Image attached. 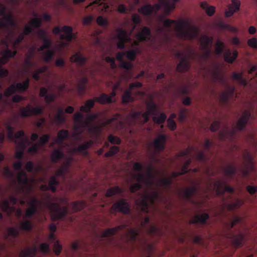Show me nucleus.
Segmentation results:
<instances>
[{"mask_svg":"<svg viewBox=\"0 0 257 257\" xmlns=\"http://www.w3.org/2000/svg\"><path fill=\"white\" fill-rule=\"evenodd\" d=\"M173 24L175 25L177 36L181 39L193 40L199 35V29L196 26L191 25L188 21L182 20L177 22L176 20L166 19L163 22L164 26L167 28H171Z\"/></svg>","mask_w":257,"mask_h":257,"instance_id":"nucleus-1","label":"nucleus"},{"mask_svg":"<svg viewBox=\"0 0 257 257\" xmlns=\"http://www.w3.org/2000/svg\"><path fill=\"white\" fill-rule=\"evenodd\" d=\"M242 222L241 217L235 216L231 221L225 222L223 223V235L226 238L230 239L235 247L241 246L244 239V235L240 231L235 234L232 231V229L238 223Z\"/></svg>","mask_w":257,"mask_h":257,"instance_id":"nucleus-2","label":"nucleus"},{"mask_svg":"<svg viewBox=\"0 0 257 257\" xmlns=\"http://www.w3.org/2000/svg\"><path fill=\"white\" fill-rule=\"evenodd\" d=\"M22 165L23 162L21 160H18L13 164L14 170L20 171L17 177L18 182L20 185L18 188V190L23 193L25 192H29L31 191L32 187L27 173L25 171L22 170Z\"/></svg>","mask_w":257,"mask_h":257,"instance_id":"nucleus-3","label":"nucleus"},{"mask_svg":"<svg viewBox=\"0 0 257 257\" xmlns=\"http://www.w3.org/2000/svg\"><path fill=\"white\" fill-rule=\"evenodd\" d=\"M154 168L152 167H148L146 174L142 173H138L133 175V178L137 182H142L146 186L152 187L154 185L153 179L154 175L153 173Z\"/></svg>","mask_w":257,"mask_h":257,"instance_id":"nucleus-4","label":"nucleus"},{"mask_svg":"<svg viewBox=\"0 0 257 257\" xmlns=\"http://www.w3.org/2000/svg\"><path fill=\"white\" fill-rule=\"evenodd\" d=\"M48 207L51 213L52 219L54 221L63 219L68 213V208L66 206L61 207L57 203H50Z\"/></svg>","mask_w":257,"mask_h":257,"instance_id":"nucleus-5","label":"nucleus"},{"mask_svg":"<svg viewBox=\"0 0 257 257\" xmlns=\"http://www.w3.org/2000/svg\"><path fill=\"white\" fill-rule=\"evenodd\" d=\"M116 31L118 33L117 38L118 39L117 47L119 49H123L125 48V44L131 41L130 36L132 31L128 33L125 30L121 28L117 29Z\"/></svg>","mask_w":257,"mask_h":257,"instance_id":"nucleus-6","label":"nucleus"},{"mask_svg":"<svg viewBox=\"0 0 257 257\" xmlns=\"http://www.w3.org/2000/svg\"><path fill=\"white\" fill-rule=\"evenodd\" d=\"M201 49L204 51L203 57L207 58L210 55V47L213 44V38L207 35H202L200 38Z\"/></svg>","mask_w":257,"mask_h":257,"instance_id":"nucleus-7","label":"nucleus"},{"mask_svg":"<svg viewBox=\"0 0 257 257\" xmlns=\"http://www.w3.org/2000/svg\"><path fill=\"white\" fill-rule=\"evenodd\" d=\"M176 56L180 59V62L177 65V71L181 73L188 71L190 68V64L187 57L180 52H177Z\"/></svg>","mask_w":257,"mask_h":257,"instance_id":"nucleus-8","label":"nucleus"},{"mask_svg":"<svg viewBox=\"0 0 257 257\" xmlns=\"http://www.w3.org/2000/svg\"><path fill=\"white\" fill-rule=\"evenodd\" d=\"M161 192L154 189L149 193L145 195L141 201L142 205L144 207H147L148 204H153L155 201L160 199Z\"/></svg>","mask_w":257,"mask_h":257,"instance_id":"nucleus-9","label":"nucleus"},{"mask_svg":"<svg viewBox=\"0 0 257 257\" xmlns=\"http://www.w3.org/2000/svg\"><path fill=\"white\" fill-rule=\"evenodd\" d=\"M43 108L41 106L33 108L30 104L26 107L22 108L20 110V114L22 117H29L34 115L42 114Z\"/></svg>","mask_w":257,"mask_h":257,"instance_id":"nucleus-10","label":"nucleus"},{"mask_svg":"<svg viewBox=\"0 0 257 257\" xmlns=\"http://www.w3.org/2000/svg\"><path fill=\"white\" fill-rule=\"evenodd\" d=\"M251 117V112L250 110H245L244 111L238 119L236 126V128L239 131H243L245 129L246 125L249 122V119Z\"/></svg>","mask_w":257,"mask_h":257,"instance_id":"nucleus-11","label":"nucleus"},{"mask_svg":"<svg viewBox=\"0 0 257 257\" xmlns=\"http://www.w3.org/2000/svg\"><path fill=\"white\" fill-rule=\"evenodd\" d=\"M111 210L120 212L124 214H127L130 213V206L124 199H122L115 203L112 205Z\"/></svg>","mask_w":257,"mask_h":257,"instance_id":"nucleus-12","label":"nucleus"},{"mask_svg":"<svg viewBox=\"0 0 257 257\" xmlns=\"http://www.w3.org/2000/svg\"><path fill=\"white\" fill-rule=\"evenodd\" d=\"M84 115L80 112H77L74 115V121L75 123L74 130L78 136L80 135L84 131Z\"/></svg>","mask_w":257,"mask_h":257,"instance_id":"nucleus-13","label":"nucleus"},{"mask_svg":"<svg viewBox=\"0 0 257 257\" xmlns=\"http://www.w3.org/2000/svg\"><path fill=\"white\" fill-rule=\"evenodd\" d=\"M214 186L217 189V192L219 195H223L225 192L230 193L234 192V189L231 186H227L226 182L222 180H217L214 183Z\"/></svg>","mask_w":257,"mask_h":257,"instance_id":"nucleus-14","label":"nucleus"},{"mask_svg":"<svg viewBox=\"0 0 257 257\" xmlns=\"http://www.w3.org/2000/svg\"><path fill=\"white\" fill-rule=\"evenodd\" d=\"M167 141L166 136L164 134H161L154 140L153 143L154 148L157 153H160L165 148Z\"/></svg>","mask_w":257,"mask_h":257,"instance_id":"nucleus-15","label":"nucleus"},{"mask_svg":"<svg viewBox=\"0 0 257 257\" xmlns=\"http://www.w3.org/2000/svg\"><path fill=\"white\" fill-rule=\"evenodd\" d=\"M16 26L17 23L13 15H8L6 16V19L0 20V29L5 28L9 30L11 28L15 27Z\"/></svg>","mask_w":257,"mask_h":257,"instance_id":"nucleus-16","label":"nucleus"},{"mask_svg":"<svg viewBox=\"0 0 257 257\" xmlns=\"http://www.w3.org/2000/svg\"><path fill=\"white\" fill-rule=\"evenodd\" d=\"M151 36V31L150 28L144 27L141 32L137 34L136 38L140 42L148 41L150 40Z\"/></svg>","mask_w":257,"mask_h":257,"instance_id":"nucleus-17","label":"nucleus"},{"mask_svg":"<svg viewBox=\"0 0 257 257\" xmlns=\"http://www.w3.org/2000/svg\"><path fill=\"white\" fill-rule=\"evenodd\" d=\"M97 115L95 113L90 114L87 115L85 120H84V128L86 127L89 128V131L90 132H97L98 131V128L96 126H92V124L93 121L96 119Z\"/></svg>","mask_w":257,"mask_h":257,"instance_id":"nucleus-18","label":"nucleus"},{"mask_svg":"<svg viewBox=\"0 0 257 257\" xmlns=\"http://www.w3.org/2000/svg\"><path fill=\"white\" fill-rule=\"evenodd\" d=\"M234 91V87L228 86L227 89L220 95V102L224 104H226L229 99L233 96Z\"/></svg>","mask_w":257,"mask_h":257,"instance_id":"nucleus-19","label":"nucleus"},{"mask_svg":"<svg viewBox=\"0 0 257 257\" xmlns=\"http://www.w3.org/2000/svg\"><path fill=\"white\" fill-rule=\"evenodd\" d=\"M116 94V91L112 90L109 96L105 93H102L99 97H96L95 100L102 104L111 103L114 102V101L112 100V98L114 97Z\"/></svg>","mask_w":257,"mask_h":257,"instance_id":"nucleus-20","label":"nucleus"},{"mask_svg":"<svg viewBox=\"0 0 257 257\" xmlns=\"http://www.w3.org/2000/svg\"><path fill=\"white\" fill-rule=\"evenodd\" d=\"M240 3L238 0H232V4L229 6L228 10L225 12L226 17H231L234 13L238 11L240 9Z\"/></svg>","mask_w":257,"mask_h":257,"instance_id":"nucleus-21","label":"nucleus"},{"mask_svg":"<svg viewBox=\"0 0 257 257\" xmlns=\"http://www.w3.org/2000/svg\"><path fill=\"white\" fill-rule=\"evenodd\" d=\"M38 251L36 246L27 247L23 249L20 253V257H35Z\"/></svg>","mask_w":257,"mask_h":257,"instance_id":"nucleus-22","label":"nucleus"},{"mask_svg":"<svg viewBox=\"0 0 257 257\" xmlns=\"http://www.w3.org/2000/svg\"><path fill=\"white\" fill-rule=\"evenodd\" d=\"M225 61L229 63L232 64L237 58L238 56V52L234 50L233 53L229 49L226 50L223 55Z\"/></svg>","mask_w":257,"mask_h":257,"instance_id":"nucleus-23","label":"nucleus"},{"mask_svg":"<svg viewBox=\"0 0 257 257\" xmlns=\"http://www.w3.org/2000/svg\"><path fill=\"white\" fill-rule=\"evenodd\" d=\"M125 227V225H120L113 228H108L104 230L101 234L102 237H107L111 236L116 233V232Z\"/></svg>","mask_w":257,"mask_h":257,"instance_id":"nucleus-24","label":"nucleus"},{"mask_svg":"<svg viewBox=\"0 0 257 257\" xmlns=\"http://www.w3.org/2000/svg\"><path fill=\"white\" fill-rule=\"evenodd\" d=\"M72 31L73 29L71 27L64 26L62 28V32H64L66 35L65 36L61 35V38L62 39H65L69 42L71 41L74 38Z\"/></svg>","mask_w":257,"mask_h":257,"instance_id":"nucleus-25","label":"nucleus"},{"mask_svg":"<svg viewBox=\"0 0 257 257\" xmlns=\"http://www.w3.org/2000/svg\"><path fill=\"white\" fill-rule=\"evenodd\" d=\"M209 218V215L207 213H203L201 215H197L191 221L190 223L192 224L200 223L204 225L206 224Z\"/></svg>","mask_w":257,"mask_h":257,"instance_id":"nucleus-26","label":"nucleus"},{"mask_svg":"<svg viewBox=\"0 0 257 257\" xmlns=\"http://www.w3.org/2000/svg\"><path fill=\"white\" fill-rule=\"evenodd\" d=\"M70 60L76 63L79 66H83L87 62V59L80 53H76L73 55Z\"/></svg>","mask_w":257,"mask_h":257,"instance_id":"nucleus-27","label":"nucleus"},{"mask_svg":"<svg viewBox=\"0 0 257 257\" xmlns=\"http://www.w3.org/2000/svg\"><path fill=\"white\" fill-rule=\"evenodd\" d=\"M198 189V187L195 186L184 190L183 193L184 198L187 200H191L192 196L196 193Z\"/></svg>","mask_w":257,"mask_h":257,"instance_id":"nucleus-28","label":"nucleus"},{"mask_svg":"<svg viewBox=\"0 0 257 257\" xmlns=\"http://www.w3.org/2000/svg\"><path fill=\"white\" fill-rule=\"evenodd\" d=\"M235 134V131L234 129L230 130L227 126H225L224 128L219 131L218 133V137L220 140H224L229 135L234 136Z\"/></svg>","mask_w":257,"mask_h":257,"instance_id":"nucleus-29","label":"nucleus"},{"mask_svg":"<svg viewBox=\"0 0 257 257\" xmlns=\"http://www.w3.org/2000/svg\"><path fill=\"white\" fill-rule=\"evenodd\" d=\"M64 157L63 151L60 149L55 150L51 155V159L53 163H57L58 161Z\"/></svg>","mask_w":257,"mask_h":257,"instance_id":"nucleus-30","label":"nucleus"},{"mask_svg":"<svg viewBox=\"0 0 257 257\" xmlns=\"http://www.w3.org/2000/svg\"><path fill=\"white\" fill-rule=\"evenodd\" d=\"M139 13L145 16L151 15L154 12V7L150 4H147L141 7L138 10Z\"/></svg>","mask_w":257,"mask_h":257,"instance_id":"nucleus-31","label":"nucleus"},{"mask_svg":"<svg viewBox=\"0 0 257 257\" xmlns=\"http://www.w3.org/2000/svg\"><path fill=\"white\" fill-rule=\"evenodd\" d=\"M243 204L242 200L237 199L233 203L225 204V208L229 211H232L239 208Z\"/></svg>","mask_w":257,"mask_h":257,"instance_id":"nucleus-32","label":"nucleus"},{"mask_svg":"<svg viewBox=\"0 0 257 257\" xmlns=\"http://www.w3.org/2000/svg\"><path fill=\"white\" fill-rule=\"evenodd\" d=\"M93 144V141L89 140L78 146L77 147V150H78L79 153H81L84 155H87L88 154L87 150L89 149Z\"/></svg>","mask_w":257,"mask_h":257,"instance_id":"nucleus-33","label":"nucleus"},{"mask_svg":"<svg viewBox=\"0 0 257 257\" xmlns=\"http://www.w3.org/2000/svg\"><path fill=\"white\" fill-rule=\"evenodd\" d=\"M232 79L237 80L238 82L243 86H246L247 85V82L245 79L243 77L242 73L233 72L232 74Z\"/></svg>","mask_w":257,"mask_h":257,"instance_id":"nucleus-34","label":"nucleus"},{"mask_svg":"<svg viewBox=\"0 0 257 257\" xmlns=\"http://www.w3.org/2000/svg\"><path fill=\"white\" fill-rule=\"evenodd\" d=\"M25 138V133L23 130L19 131L15 134V140H20L19 143L17 142V144L20 147H22L23 149H25L26 144L25 141L24 140Z\"/></svg>","mask_w":257,"mask_h":257,"instance_id":"nucleus-35","label":"nucleus"},{"mask_svg":"<svg viewBox=\"0 0 257 257\" xmlns=\"http://www.w3.org/2000/svg\"><path fill=\"white\" fill-rule=\"evenodd\" d=\"M30 80L27 78L23 83H18L15 85L16 91L18 90L21 92L26 91L29 87Z\"/></svg>","mask_w":257,"mask_h":257,"instance_id":"nucleus-36","label":"nucleus"},{"mask_svg":"<svg viewBox=\"0 0 257 257\" xmlns=\"http://www.w3.org/2000/svg\"><path fill=\"white\" fill-rule=\"evenodd\" d=\"M200 7L202 9L205 10L208 16H212L214 15L215 11V8L213 6H209L207 2H202L200 4Z\"/></svg>","mask_w":257,"mask_h":257,"instance_id":"nucleus-37","label":"nucleus"},{"mask_svg":"<svg viewBox=\"0 0 257 257\" xmlns=\"http://www.w3.org/2000/svg\"><path fill=\"white\" fill-rule=\"evenodd\" d=\"M159 1L164 7L167 15L169 14L175 8V4L174 3L168 2L167 0H159Z\"/></svg>","mask_w":257,"mask_h":257,"instance_id":"nucleus-38","label":"nucleus"},{"mask_svg":"<svg viewBox=\"0 0 257 257\" xmlns=\"http://www.w3.org/2000/svg\"><path fill=\"white\" fill-rule=\"evenodd\" d=\"M94 100L93 99H89L85 102L84 105H82L80 107L81 111L85 112H89L91 109L94 107Z\"/></svg>","mask_w":257,"mask_h":257,"instance_id":"nucleus-39","label":"nucleus"},{"mask_svg":"<svg viewBox=\"0 0 257 257\" xmlns=\"http://www.w3.org/2000/svg\"><path fill=\"white\" fill-rule=\"evenodd\" d=\"M133 100L132 90L130 89L125 90L122 96V103L124 104H127L129 102Z\"/></svg>","mask_w":257,"mask_h":257,"instance_id":"nucleus-40","label":"nucleus"},{"mask_svg":"<svg viewBox=\"0 0 257 257\" xmlns=\"http://www.w3.org/2000/svg\"><path fill=\"white\" fill-rule=\"evenodd\" d=\"M4 44L7 48L3 52L2 55L9 60V58H13L16 56L17 51L8 49V44L7 42H4Z\"/></svg>","mask_w":257,"mask_h":257,"instance_id":"nucleus-41","label":"nucleus"},{"mask_svg":"<svg viewBox=\"0 0 257 257\" xmlns=\"http://www.w3.org/2000/svg\"><path fill=\"white\" fill-rule=\"evenodd\" d=\"M85 206L86 203L84 201H78L72 203V208L75 212L82 210Z\"/></svg>","mask_w":257,"mask_h":257,"instance_id":"nucleus-42","label":"nucleus"},{"mask_svg":"<svg viewBox=\"0 0 257 257\" xmlns=\"http://www.w3.org/2000/svg\"><path fill=\"white\" fill-rule=\"evenodd\" d=\"M123 192V190L118 186H115L108 189L106 192L107 197H111L116 194H120Z\"/></svg>","mask_w":257,"mask_h":257,"instance_id":"nucleus-43","label":"nucleus"},{"mask_svg":"<svg viewBox=\"0 0 257 257\" xmlns=\"http://www.w3.org/2000/svg\"><path fill=\"white\" fill-rule=\"evenodd\" d=\"M20 228L24 231H30L33 228L32 223L29 220H26L20 223Z\"/></svg>","mask_w":257,"mask_h":257,"instance_id":"nucleus-44","label":"nucleus"},{"mask_svg":"<svg viewBox=\"0 0 257 257\" xmlns=\"http://www.w3.org/2000/svg\"><path fill=\"white\" fill-rule=\"evenodd\" d=\"M139 234V230L136 228H131L127 232V235L130 240L134 242L137 240Z\"/></svg>","mask_w":257,"mask_h":257,"instance_id":"nucleus-45","label":"nucleus"},{"mask_svg":"<svg viewBox=\"0 0 257 257\" xmlns=\"http://www.w3.org/2000/svg\"><path fill=\"white\" fill-rule=\"evenodd\" d=\"M55 51L53 49L47 50L44 53L43 60L46 62H49L54 57Z\"/></svg>","mask_w":257,"mask_h":257,"instance_id":"nucleus-46","label":"nucleus"},{"mask_svg":"<svg viewBox=\"0 0 257 257\" xmlns=\"http://www.w3.org/2000/svg\"><path fill=\"white\" fill-rule=\"evenodd\" d=\"M59 184V182L57 180V178L55 176H52L51 178V179L49 182L48 186L49 187L50 190H51L53 192H55L56 191V186L58 185Z\"/></svg>","mask_w":257,"mask_h":257,"instance_id":"nucleus-47","label":"nucleus"},{"mask_svg":"<svg viewBox=\"0 0 257 257\" xmlns=\"http://www.w3.org/2000/svg\"><path fill=\"white\" fill-rule=\"evenodd\" d=\"M224 174L229 177H233L236 173V168L231 165H229L224 169Z\"/></svg>","mask_w":257,"mask_h":257,"instance_id":"nucleus-48","label":"nucleus"},{"mask_svg":"<svg viewBox=\"0 0 257 257\" xmlns=\"http://www.w3.org/2000/svg\"><path fill=\"white\" fill-rule=\"evenodd\" d=\"M148 111L150 114L156 115L158 110V107L156 104L152 101L147 104Z\"/></svg>","mask_w":257,"mask_h":257,"instance_id":"nucleus-49","label":"nucleus"},{"mask_svg":"<svg viewBox=\"0 0 257 257\" xmlns=\"http://www.w3.org/2000/svg\"><path fill=\"white\" fill-rule=\"evenodd\" d=\"M172 183V179L170 178H166L161 179L160 181L159 184L165 189H167L170 188Z\"/></svg>","mask_w":257,"mask_h":257,"instance_id":"nucleus-50","label":"nucleus"},{"mask_svg":"<svg viewBox=\"0 0 257 257\" xmlns=\"http://www.w3.org/2000/svg\"><path fill=\"white\" fill-rule=\"evenodd\" d=\"M167 119V116L164 113H162L159 116L155 115L153 117V121L157 124H163Z\"/></svg>","mask_w":257,"mask_h":257,"instance_id":"nucleus-51","label":"nucleus"},{"mask_svg":"<svg viewBox=\"0 0 257 257\" xmlns=\"http://www.w3.org/2000/svg\"><path fill=\"white\" fill-rule=\"evenodd\" d=\"M148 233L151 235H159L161 233L160 229L156 226L150 225L147 229Z\"/></svg>","mask_w":257,"mask_h":257,"instance_id":"nucleus-52","label":"nucleus"},{"mask_svg":"<svg viewBox=\"0 0 257 257\" xmlns=\"http://www.w3.org/2000/svg\"><path fill=\"white\" fill-rule=\"evenodd\" d=\"M224 44L220 40H218L216 42V47L215 49V53L218 55H220L223 52Z\"/></svg>","mask_w":257,"mask_h":257,"instance_id":"nucleus-53","label":"nucleus"},{"mask_svg":"<svg viewBox=\"0 0 257 257\" xmlns=\"http://www.w3.org/2000/svg\"><path fill=\"white\" fill-rule=\"evenodd\" d=\"M139 52V50L136 49L135 50L132 49L125 52L126 57L127 59L130 61L135 60L136 55Z\"/></svg>","mask_w":257,"mask_h":257,"instance_id":"nucleus-54","label":"nucleus"},{"mask_svg":"<svg viewBox=\"0 0 257 257\" xmlns=\"http://www.w3.org/2000/svg\"><path fill=\"white\" fill-rule=\"evenodd\" d=\"M42 19L41 18L35 17L32 19L30 22V25L35 28H39L42 25Z\"/></svg>","mask_w":257,"mask_h":257,"instance_id":"nucleus-55","label":"nucleus"},{"mask_svg":"<svg viewBox=\"0 0 257 257\" xmlns=\"http://www.w3.org/2000/svg\"><path fill=\"white\" fill-rule=\"evenodd\" d=\"M119 150V148L117 146H112L111 147L107 152H106L104 156L106 157H110L115 155Z\"/></svg>","mask_w":257,"mask_h":257,"instance_id":"nucleus-56","label":"nucleus"},{"mask_svg":"<svg viewBox=\"0 0 257 257\" xmlns=\"http://www.w3.org/2000/svg\"><path fill=\"white\" fill-rule=\"evenodd\" d=\"M217 26L222 29L228 30L230 31H236V29L232 27L230 25L224 23L222 21H219L217 23Z\"/></svg>","mask_w":257,"mask_h":257,"instance_id":"nucleus-57","label":"nucleus"},{"mask_svg":"<svg viewBox=\"0 0 257 257\" xmlns=\"http://www.w3.org/2000/svg\"><path fill=\"white\" fill-rule=\"evenodd\" d=\"M50 136L49 134L43 135L40 139L38 143V145L41 147L45 146L49 141Z\"/></svg>","mask_w":257,"mask_h":257,"instance_id":"nucleus-58","label":"nucleus"},{"mask_svg":"<svg viewBox=\"0 0 257 257\" xmlns=\"http://www.w3.org/2000/svg\"><path fill=\"white\" fill-rule=\"evenodd\" d=\"M108 140L112 144L119 145L121 142L119 138L112 135H109L108 136Z\"/></svg>","mask_w":257,"mask_h":257,"instance_id":"nucleus-59","label":"nucleus"},{"mask_svg":"<svg viewBox=\"0 0 257 257\" xmlns=\"http://www.w3.org/2000/svg\"><path fill=\"white\" fill-rule=\"evenodd\" d=\"M16 92V87L15 84L11 85L4 92V95L8 97L12 94Z\"/></svg>","mask_w":257,"mask_h":257,"instance_id":"nucleus-60","label":"nucleus"},{"mask_svg":"<svg viewBox=\"0 0 257 257\" xmlns=\"http://www.w3.org/2000/svg\"><path fill=\"white\" fill-rule=\"evenodd\" d=\"M142 184H143L142 182H138L137 183H135V184H133L132 185H131L130 188L131 192L134 193L136 192H137V191L142 189L143 187Z\"/></svg>","mask_w":257,"mask_h":257,"instance_id":"nucleus-61","label":"nucleus"},{"mask_svg":"<svg viewBox=\"0 0 257 257\" xmlns=\"http://www.w3.org/2000/svg\"><path fill=\"white\" fill-rule=\"evenodd\" d=\"M132 20L133 22V23L135 24V25L133 27V30H134L136 28V25H138L141 23L142 22V19L140 17L139 15L138 14H133L132 16Z\"/></svg>","mask_w":257,"mask_h":257,"instance_id":"nucleus-62","label":"nucleus"},{"mask_svg":"<svg viewBox=\"0 0 257 257\" xmlns=\"http://www.w3.org/2000/svg\"><path fill=\"white\" fill-rule=\"evenodd\" d=\"M213 79L215 82L219 81L220 82H223L224 81L223 76L221 75L217 71H215L213 73Z\"/></svg>","mask_w":257,"mask_h":257,"instance_id":"nucleus-63","label":"nucleus"},{"mask_svg":"<svg viewBox=\"0 0 257 257\" xmlns=\"http://www.w3.org/2000/svg\"><path fill=\"white\" fill-rule=\"evenodd\" d=\"M187 110L186 108L182 109L179 114L178 119L180 122H183L187 117Z\"/></svg>","mask_w":257,"mask_h":257,"instance_id":"nucleus-64","label":"nucleus"}]
</instances>
